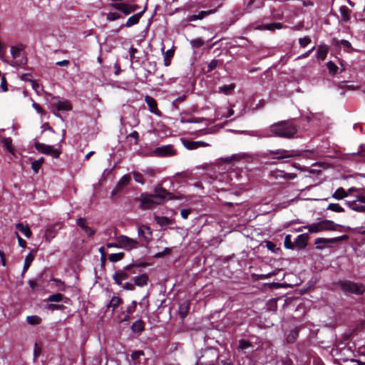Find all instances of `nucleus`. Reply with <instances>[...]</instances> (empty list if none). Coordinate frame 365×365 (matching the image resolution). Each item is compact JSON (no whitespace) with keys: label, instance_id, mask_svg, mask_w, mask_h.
Wrapping results in <instances>:
<instances>
[{"label":"nucleus","instance_id":"1","mask_svg":"<svg viewBox=\"0 0 365 365\" xmlns=\"http://www.w3.org/2000/svg\"><path fill=\"white\" fill-rule=\"evenodd\" d=\"M271 137L292 138L298 131L297 127L289 121H280L267 128Z\"/></svg>","mask_w":365,"mask_h":365},{"label":"nucleus","instance_id":"2","mask_svg":"<svg viewBox=\"0 0 365 365\" xmlns=\"http://www.w3.org/2000/svg\"><path fill=\"white\" fill-rule=\"evenodd\" d=\"M338 226L339 225L331 220H322L304 226V228L307 230L309 233H317L323 231H335Z\"/></svg>","mask_w":365,"mask_h":365},{"label":"nucleus","instance_id":"3","mask_svg":"<svg viewBox=\"0 0 365 365\" xmlns=\"http://www.w3.org/2000/svg\"><path fill=\"white\" fill-rule=\"evenodd\" d=\"M341 290L347 294H362L365 292V287L361 284L351 281H343L339 283Z\"/></svg>","mask_w":365,"mask_h":365},{"label":"nucleus","instance_id":"4","mask_svg":"<svg viewBox=\"0 0 365 365\" xmlns=\"http://www.w3.org/2000/svg\"><path fill=\"white\" fill-rule=\"evenodd\" d=\"M349 237L346 235L330 239L319 237L315 239L314 245H316L317 249L323 250L327 247H331L333 243L346 240Z\"/></svg>","mask_w":365,"mask_h":365},{"label":"nucleus","instance_id":"5","mask_svg":"<svg viewBox=\"0 0 365 365\" xmlns=\"http://www.w3.org/2000/svg\"><path fill=\"white\" fill-rule=\"evenodd\" d=\"M268 155H273L272 157L273 159L283 160L285 158H291L299 156L300 155V151L297 150H288L284 149H277L276 150L269 151V153L267 154V156H268Z\"/></svg>","mask_w":365,"mask_h":365},{"label":"nucleus","instance_id":"6","mask_svg":"<svg viewBox=\"0 0 365 365\" xmlns=\"http://www.w3.org/2000/svg\"><path fill=\"white\" fill-rule=\"evenodd\" d=\"M116 241L118 242V247L125 250H131L139 246L138 240L130 238L126 235H121L117 237Z\"/></svg>","mask_w":365,"mask_h":365},{"label":"nucleus","instance_id":"7","mask_svg":"<svg viewBox=\"0 0 365 365\" xmlns=\"http://www.w3.org/2000/svg\"><path fill=\"white\" fill-rule=\"evenodd\" d=\"M347 206L352 210L358 212H365V195L361 193L356 195V200L346 201Z\"/></svg>","mask_w":365,"mask_h":365},{"label":"nucleus","instance_id":"8","mask_svg":"<svg viewBox=\"0 0 365 365\" xmlns=\"http://www.w3.org/2000/svg\"><path fill=\"white\" fill-rule=\"evenodd\" d=\"M140 208L143 210L150 209L153 207L160 205L153 194L143 193L140 197Z\"/></svg>","mask_w":365,"mask_h":365},{"label":"nucleus","instance_id":"9","mask_svg":"<svg viewBox=\"0 0 365 365\" xmlns=\"http://www.w3.org/2000/svg\"><path fill=\"white\" fill-rule=\"evenodd\" d=\"M153 196L156 199L159 204H162L166 200H173V194L168 192L167 190L163 188L161 185L156 186L154 188Z\"/></svg>","mask_w":365,"mask_h":365},{"label":"nucleus","instance_id":"10","mask_svg":"<svg viewBox=\"0 0 365 365\" xmlns=\"http://www.w3.org/2000/svg\"><path fill=\"white\" fill-rule=\"evenodd\" d=\"M35 148L38 151L46 155H50L53 158H58L59 157L60 151L54 148L53 146L48 145L41 143H36L35 144Z\"/></svg>","mask_w":365,"mask_h":365},{"label":"nucleus","instance_id":"11","mask_svg":"<svg viewBox=\"0 0 365 365\" xmlns=\"http://www.w3.org/2000/svg\"><path fill=\"white\" fill-rule=\"evenodd\" d=\"M138 234L142 241L149 243L153 238L151 229L147 225H141L138 227Z\"/></svg>","mask_w":365,"mask_h":365},{"label":"nucleus","instance_id":"12","mask_svg":"<svg viewBox=\"0 0 365 365\" xmlns=\"http://www.w3.org/2000/svg\"><path fill=\"white\" fill-rule=\"evenodd\" d=\"M51 104L58 110L67 111L71 110V105L68 101H61L58 98H53Z\"/></svg>","mask_w":365,"mask_h":365},{"label":"nucleus","instance_id":"13","mask_svg":"<svg viewBox=\"0 0 365 365\" xmlns=\"http://www.w3.org/2000/svg\"><path fill=\"white\" fill-rule=\"evenodd\" d=\"M154 153L157 156H172L175 155V150L172 145H168L156 148Z\"/></svg>","mask_w":365,"mask_h":365},{"label":"nucleus","instance_id":"14","mask_svg":"<svg viewBox=\"0 0 365 365\" xmlns=\"http://www.w3.org/2000/svg\"><path fill=\"white\" fill-rule=\"evenodd\" d=\"M145 101L146 102L148 108H149V110L157 115H161V112L158 110V108H157V103H156V101L153 98V97H150L149 96H146L145 97Z\"/></svg>","mask_w":365,"mask_h":365},{"label":"nucleus","instance_id":"15","mask_svg":"<svg viewBox=\"0 0 365 365\" xmlns=\"http://www.w3.org/2000/svg\"><path fill=\"white\" fill-rule=\"evenodd\" d=\"M270 175L275 179L284 178L293 180L297 177L296 174L294 173H287L282 170H275L272 171Z\"/></svg>","mask_w":365,"mask_h":365},{"label":"nucleus","instance_id":"16","mask_svg":"<svg viewBox=\"0 0 365 365\" xmlns=\"http://www.w3.org/2000/svg\"><path fill=\"white\" fill-rule=\"evenodd\" d=\"M145 9H144L140 12L135 14L130 17L128 18L126 23L123 26L125 27H131L139 22L140 19L142 17L143 13L145 12Z\"/></svg>","mask_w":365,"mask_h":365},{"label":"nucleus","instance_id":"17","mask_svg":"<svg viewBox=\"0 0 365 365\" xmlns=\"http://www.w3.org/2000/svg\"><path fill=\"white\" fill-rule=\"evenodd\" d=\"M76 224L84 230V232L88 235V236L91 237L94 235V230L87 226L86 219L82 217L77 219Z\"/></svg>","mask_w":365,"mask_h":365},{"label":"nucleus","instance_id":"18","mask_svg":"<svg viewBox=\"0 0 365 365\" xmlns=\"http://www.w3.org/2000/svg\"><path fill=\"white\" fill-rule=\"evenodd\" d=\"M243 133L251 136L257 137L259 139L263 138H270L269 132L267 128L262 130L243 131Z\"/></svg>","mask_w":365,"mask_h":365},{"label":"nucleus","instance_id":"19","mask_svg":"<svg viewBox=\"0 0 365 365\" xmlns=\"http://www.w3.org/2000/svg\"><path fill=\"white\" fill-rule=\"evenodd\" d=\"M113 278L116 284L121 285L123 280L129 278V272L125 271L117 272L114 274Z\"/></svg>","mask_w":365,"mask_h":365},{"label":"nucleus","instance_id":"20","mask_svg":"<svg viewBox=\"0 0 365 365\" xmlns=\"http://www.w3.org/2000/svg\"><path fill=\"white\" fill-rule=\"evenodd\" d=\"M190 309V303L188 301H184L179 305V314L182 319H183L187 314Z\"/></svg>","mask_w":365,"mask_h":365},{"label":"nucleus","instance_id":"21","mask_svg":"<svg viewBox=\"0 0 365 365\" xmlns=\"http://www.w3.org/2000/svg\"><path fill=\"white\" fill-rule=\"evenodd\" d=\"M308 236L307 234H302L297 236L294 241L296 247L298 248H304L307 246Z\"/></svg>","mask_w":365,"mask_h":365},{"label":"nucleus","instance_id":"22","mask_svg":"<svg viewBox=\"0 0 365 365\" xmlns=\"http://www.w3.org/2000/svg\"><path fill=\"white\" fill-rule=\"evenodd\" d=\"M213 11L212 10L209 11H202L199 12L197 14L195 15H191L187 17V20L190 21L198 20V19H202L205 16H208L209 14H212Z\"/></svg>","mask_w":365,"mask_h":365},{"label":"nucleus","instance_id":"23","mask_svg":"<svg viewBox=\"0 0 365 365\" xmlns=\"http://www.w3.org/2000/svg\"><path fill=\"white\" fill-rule=\"evenodd\" d=\"M16 227L27 238H29L32 235V232L28 225L24 226L22 223H18L16 225Z\"/></svg>","mask_w":365,"mask_h":365},{"label":"nucleus","instance_id":"24","mask_svg":"<svg viewBox=\"0 0 365 365\" xmlns=\"http://www.w3.org/2000/svg\"><path fill=\"white\" fill-rule=\"evenodd\" d=\"M339 12L341 16V21L348 22L350 19L351 11L346 6H341L339 9Z\"/></svg>","mask_w":365,"mask_h":365},{"label":"nucleus","instance_id":"25","mask_svg":"<svg viewBox=\"0 0 365 365\" xmlns=\"http://www.w3.org/2000/svg\"><path fill=\"white\" fill-rule=\"evenodd\" d=\"M283 25L281 23H272L268 24H263L258 27L259 29L274 31L275 29H282Z\"/></svg>","mask_w":365,"mask_h":365},{"label":"nucleus","instance_id":"26","mask_svg":"<svg viewBox=\"0 0 365 365\" xmlns=\"http://www.w3.org/2000/svg\"><path fill=\"white\" fill-rule=\"evenodd\" d=\"M144 322L141 319H139L133 323L131 329L134 333H140L144 330Z\"/></svg>","mask_w":365,"mask_h":365},{"label":"nucleus","instance_id":"27","mask_svg":"<svg viewBox=\"0 0 365 365\" xmlns=\"http://www.w3.org/2000/svg\"><path fill=\"white\" fill-rule=\"evenodd\" d=\"M148 280V277L147 276V274H143L139 277H137L135 279L134 282H135V285L143 287L147 285Z\"/></svg>","mask_w":365,"mask_h":365},{"label":"nucleus","instance_id":"28","mask_svg":"<svg viewBox=\"0 0 365 365\" xmlns=\"http://www.w3.org/2000/svg\"><path fill=\"white\" fill-rule=\"evenodd\" d=\"M130 177L128 175H124L119 180V182H118V185H117V190H121L123 187H125L126 185H128L130 182Z\"/></svg>","mask_w":365,"mask_h":365},{"label":"nucleus","instance_id":"29","mask_svg":"<svg viewBox=\"0 0 365 365\" xmlns=\"http://www.w3.org/2000/svg\"><path fill=\"white\" fill-rule=\"evenodd\" d=\"M57 225H54L52 227H49L46 230L45 237L46 240L50 242L51 240L54 238L56 235L57 231L56 227Z\"/></svg>","mask_w":365,"mask_h":365},{"label":"nucleus","instance_id":"30","mask_svg":"<svg viewBox=\"0 0 365 365\" xmlns=\"http://www.w3.org/2000/svg\"><path fill=\"white\" fill-rule=\"evenodd\" d=\"M137 306L136 301H133L131 304H130L127 307V314L125 315L123 321H128L130 319V315L135 312Z\"/></svg>","mask_w":365,"mask_h":365},{"label":"nucleus","instance_id":"31","mask_svg":"<svg viewBox=\"0 0 365 365\" xmlns=\"http://www.w3.org/2000/svg\"><path fill=\"white\" fill-rule=\"evenodd\" d=\"M24 49V46L22 44L12 46L11 48V54L14 58H16L20 56L21 52Z\"/></svg>","mask_w":365,"mask_h":365},{"label":"nucleus","instance_id":"32","mask_svg":"<svg viewBox=\"0 0 365 365\" xmlns=\"http://www.w3.org/2000/svg\"><path fill=\"white\" fill-rule=\"evenodd\" d=\"M348 196V192L342 187H339L332 195V197L336 200H341Z\"/></svg>","mask_w":365,"mask_h":365},{"label":"nucleus","instance_id":"33","mask_svg":"<svg viewBox=\"0 0 365 365\" xmlns=\"http://www.w3.org/2000/svg\"><path fill=\"white\" fill-rule=\"evenodd\" d=\"M122 303V299L117 296H113L108 304V308H112L114 310L119 304Z\"/></svg>","mask_w":365,"mask_h":365},{"label":"nucleus","instance_id":"34","mask_svg":"<svg viewBox=\"0 0 365 365\" xmlns=\"http://www.w3.org/2000/svg\"><path fill=\"white\" fill-rule=\"evenodd\" d=\"M34 259V256L33 254L31 252L29 253V255L25 258L22 274H24L25 272L29 269Z\"/></svg>","mask_w":365,"mask_h":365},{"label":"nucleus","instance_id":"35","mask_svg":"<svg viewBox=\"0 0 365 365\" xmlns=\"http://www.w3.org/2000/svg\"><path fill=\"white\" fill-rule=\"evenodd\" d=\"M155 220L156 222L160 226H166L171 223L170 220L164 216H155Z\"/></svg>","mask_w":365,"mask_h":365},{"label":"nucleus","instance_id":"36","mask_svg":"<svg viewBox=\"0 0 365 365\" xmlns=\"http://www.w3.org/2000/svg\"><path fill=\"white\" fill-rule=\"evenodd\" d=\"M2 143L4 148H6V150L10 152L11 153H13V148H12V140L11 138H5L2 140Z\"/></svg>","mask_w":365,"mask_h":365},{"label":"nucleus","instance_id":"37","mask_svg":"<svg viewBox=\"0 0 365 365\" xmlns=\"http://www.w3.org/2000/svg\"><path fill=\"white\" fill-rule=\"evenodd\" d=\"M27 322L31 325H36L41 323V319L36 315L28 316L26 317Z\"/></svg>","mask_w":365,"mask_h":365},{"label":"nucleus","instance_id":"38","mask_svg":"<svg viewBox=\"0 0 365 365\" xmlns=\"http://www.w3.org/2000/svg\"><path fill=\"white\" fill-rule=\"evenodd\" d=\"M43 161H44L43 158H41L36 160H34L31 163V168L35 173H37L38 172V170L41 168V165L43 164Z\"/></svg>","mask_w":365,"mask_h":365},{"label":"nucleus","instance_id":"39","mask_svg":"<svg viewBox=\"0 0 365 365\" xmlns=\"http://www.w3.org/2000/svg\"><path fill=\"white\" fill-rule=\"evenodd\" d=\"M327 210L335 212H344V209L337 203H330L327 207Z\"/></svg>","mask_w":365,"mask_h":365},{"label":"nucleus","instance_id":"40","mask_svg":"<svg viewBox=\"0 0 365 365\" xmlns=\"http://www.w3.org/2000/svg\"><path fill=\"white\" fill-rule=\"evenodd\" d=\"M124 252H118L110 255L108 259L112 262H116L121 260L124 257Z\"/></svg>","mask_w":365,"mask_h":365},{"label":"nucleus","instance_id":"41","mask_svg":"<svg viewBox=\"0 0 365 365\" xmlns=\"http://www.w3.org/2000/svg\"><path fill=\"white\" fill-rule=\"evenodd\" d=\"M51 282H54L55 284H56V287L60 290V291H63L64 292L66 289V284H64L63 282H62L61 279H56V278H53L51 279Z\"/></svg>","mask_w":365,"mask_h":365},{"label":"nucleus","instance_id":"42","mask_svg":"<svg viewBox=\"0 0 365 365\" xmlns=\"http://www.w3.org/2000/svg\"><path fill=\"white\" fill-rule=\"evenodd\" d=\"M138 6L137 5H128L125 4L124 9L123 10V13L125 15H128L132 12H134L137 10Z\"/></svg>","mask_w":365,"mask_h":365},{"label":"nucleus","instance_id":"43","mask_svg":"<svg viewBox=\"0 0 365 365\" xmlns=\"http://www.w3.org/2000/svg\"><path fill=\"white\" fill-rule=\"evenodd\" d=\"M235 88V85L233 83H231L229 85H225L219 88V93H224L225 94H228Z\"/></svg>","mask_w":365,"mask_h":365},{"label":"nucleus","instance_id":"44","mask_svg":"<svg viewBox=\"0 0 365 365\" xmlns=\"http://www.w3.org/2000/svg\"><path fill=\"white\" fill-rule=\"evenodd\" d=\"M134 180L136 182H138L141 185H143L145 183L143 175L142 173L139 172H133V173Z\"/></svg>","mask_w":365,"mask_h":365},{"label":"nucleus","instance_id":"45","mask_svg":"<svg viewBox=\"0 0 365 365\" xmlns=\"http://www.w3.org/2000/svg\"><path fill=\"white\" fill-rule=\"evenodd\" d=\"M62 299H63V295L60 293H57V294L50 295L48 297L47 301L58 302H61Z\"/></svg>","mask_w":365,"mask_h":365},{"label":"nucleus","instance_id":"46","mask_svg":"<svg viewBox=\"0 0 365 365\" xmlns=\"http://www.w3.org/2000/svg\"><path fill=\"white\" fill-rule=\"evenodd\" d=\"M197 144L198 143H197V141L187 140L184 142L185 147L188 150H195L198 148Z\"/></svg>","mask_w":365,"mask_h":365},{"label":"nucleus","instance_id":"47","mask_svg":"<svg viewBox=\"0 0 365 365\" xmlns=\"http://www.w3.org/2000/svg\"><path fill=\"white\" fill-rule=\"evenodd\" d=\"M327 66L329 72L331 74L334 75L336 73V71L338 70V67L334 63H333L332 61H328L327 63Z\"/></svg>","mask_w":365,"mask_h":365},{"label":"nucleus","instance_id":"48","mask_svg":"<svg viewBox=\"0 0 365 365\" xmlns=\"http://www.w3.org/2000/svg\"><path fill=\"white\" fill-rule=\"evenodd\" d=\"M197 365H214L212 363H198ZM217 365H232V363L230 359H221L218 360Z\"/></svg>","mask_w":365,"mask_h":365},{"label":"nucleus","instance_id":"49","mask_svg":"<svg viewBox=\"0 0 365 365\" xmlns=\"http://www.w3.org/2000/svg\"><path fill=\"white\" fill-rule=\"evenodd\" d=\"M190 44L193 48H200L204 45L202 39L198 38L190 41Z\"/></svg>","mask_w":365,"mask_h":365},{"label":"nucleus","instance_id":"50","mask_svg":"<svg viewBox=\"0 0 365 365\" xmlns=\"http://www.w3.org/2000/svg\"><path fill=\"white\" fill-rule=\"evenodd\" d=\"M125 271L129 272L130 274H136L140 269L139 267L135 264H130L125 267Z\"/></svg>","mask_w":365,"mask_h":365},{"label":"nucleus","instance_id":"51","mask_svg":"<svg viewBox=\"0 0 365 365\" xmlns=\"http://www.w3.org/2000/svg\"><path fill=\"white\" fill-rule=\"evenodd\" d=\"M120 17V15L116 12H110L107 14V20L110 21H115L118 19Z\"/></svg>","mask_w":365,"mask_h":365},{"label":"nucleus","instance_id":"52","mask_svg":"<svg viewBox=\"0 0 365 365\" xmlns=\"http://www.w3.org/2000/svg\"><path fill=\"white\" fill-rule=\"evenodd\" d=\"M299 43L302 47H306L311 43V38L309 36H304L299 39Z\"/></svg>","mask_w":365,"mask_h":365},{"label":"nucleus","instance_id":"53","mask_svg":"<svg viewBox=\"0 0 365 365\" xmlns=\"http://www.w3.org/2000/svg\"><path fill=\"white\" fill-rule=\"evenodd\" d=\"M251 346V344L244 339L239 341V349L245 350Z\"/></svg>","mask_w":365,"mask_h":365},{"label":"nucleus","instance_id":"54","mask_svg":"<svg viewBox=\"0 0 365 365\" xmlns=\"http://www.w3.org/2000/svg\"><path fill=\"white\" fill-rule=\"evenodd\" d=\"M284 244V247L287 249L293 248V245H292V240H291V235H287L285 236Z\"/></svg>","mask_w":365,"mask_h":365},{"label":"nucleus","instance_id":"55","mask_svg":"<svg viewBox=\"0 0 365 365\" xmlns=\"http://www.w3.org/2000/svg\"><path fill=\"white\" fill-rule=\"evenodd\" d=\"M250 154H247V153H240V154H237V155H235L232 156V158L236 160H240V159H243V158H246V159H248V158H250Z\"/></svg>","mask_w":365,"mask_h":365},{"label":"nucleus","instance_id":"56","mask_svg":"<svg viewBox=\"0 0 365 365\" xmlns=\"http://www.w3.org/2000/svg\"><path fill=\"white\" fill-rule=\"evenodd\" d=\"M327 56V51L322 49L321 47L317 51V58L324 60Z\"/></svg>","mask_w":365,"mask_h":365},{"label":"nucleus","instance_id":"57","mask_svg":"<svg viewBox=\"0 0 365 365\" xmlns=\"http://www.w3.org/2000/svg\"><path fill=\"white\" fill-rule=\"evenodd\" d=\"M125 3H115V4H111V6L117 10H119L120 11L123 12V10L124 9V7H125Z\"/></svg>","mask_w":365,"mask_h":365},{"label":"nucleus","instance_id":"58","mask_svg":"<svg viewBox=\"0 0 365 365\" xmlns=\"http://www.w3.org/2000/svg\"><path fill=\"white\" fill-rule=\"evenodd\" d=\"M121 286L124 289H127V290H134L135 289V285L131 283H129V282H126L125 284L122 283Z\"/></svg>","mask_w":365,"mask_h":365},{"label":"nucleus","instance_id":"59","mask_svg":"<svg viewBox=\"0 0 365 365\" xmlns=\"http://www.w3.org/2000/svg\"><path fill=\"white\" fill-rule=\"evenodd\" d=\"M16 235L18 239L19 246L25 248L26 246V242L24 239H22L17 232L16 233Z\"/></svg>","mask_w":365,"mask_h":365},{"label":"nucleus","instance_id":"60","mask_svg":"<svg viewBox=\"0 0 365 365\" xmlns=\"http://www.w3.org/2000/svg\"><path fill=\"white\" fill-rule=\"evenodd\" d=\"M185 97L186 96L185 95H182L181 96H179L178 98H177L173 102V106L175 107H177L178 106V103H180V102H182L185 99Z\"/></svg>","mask_w":365,"mask_h":365},{"label":"nucleus","instance_id":"61","mask_svg":"<svg viewBox=\"0 0 365 365\" xmlns=\"http://www.w3.org/2000/svg\"><path fill=\"white\" fill-rule=\"evenodd\" d=\"M190 213V210L189 209H183L180 212V215L183 219H187L188 217V215Z\"/></svg>","mask_w":365,"mask_h":365},{"label":"nucleus","instance_id":"62","mask_svg":"<svg viewBox=\"0 0 365 365\" xmlns=\"http://www.w3.org/2000/svg\"><path fill=\"white\" fill-rule=\"evenodd\" d=\"M33 108L36 110L37 113L43 114V108L36 103L34 102L32 104Z\"/></svg>","mask_w":365,"mask_h":365},{"label":"nucleus","instance_id":"63","mask_svg":"<svg viewBox=\"0 0 365 365\" xmlns=\"http://www.w3.org/2000/svg\"><path fill=\"white\" fill-rule=\"evenodd\" d=\"M143 173L150 177H153L155 174V170L152 168H147L145 170H143Z\"/></svg>","mask_w":365,"mask_h":365},{"label":"nucleus","instance_id":"64","mask_svg":"<svg viewBox=\"0 0 365 365\" xmlns=\"http://www.w3.org/2000/svg\"><path fill=\"white\" fill-rule=\"evenodd\" d=\"M143 354V352L142 351H134L133 353H132L131 358L133 360H136L137 359L139 358L140 356H141Z\"/></svg>","mask_w":365,"mask_h":365}]
</instances>
